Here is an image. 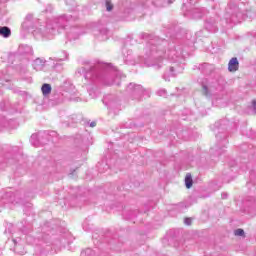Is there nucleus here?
Here are the masks:
<instances>
[{
	"label": "nucleus",
	"mask_w": 256,
	"mask_h": 256,
	"mask_svg": "<svg viewBox=\"0 0 256 256\" xmlns=\"http://www.w3.org/2000/svg\"><path fill=\"white\" fill-rule=\"evenodd\" d=\"M143 39L148 41L144 48L146 56V65L154 67V69H161L163 61H169L171 66L169 73L171 77L183 73L185 69V58H183V49L181 46L170 44L167 40L159 39L151 34H143Z\"/></svg>",
	"instance_id": "1"
},
{
	"label": "nucleus",
	"mask_w": 256,
	"mask_h": 256,
	"mask_svg": "<svg viewBox=\"0 0 256 256\" xmlns=\"http://www.w3.org/2000/svg\"><path fill=\"white\" fill-rule=\"evenodd\" d=\"M72 19L75 18L73 16L59 15L48 20L46 26H36L37 20L33 17V14H28L22 23V29L24 31H32L36 39H53L59 33V29H63L65 23L72 21Z\"/></svg>",
	"instance_id": "2"
},
{
	"label": "nucleus",
	"mask_w": 256,
	"mask_h": 256,
	"mask_svg": "<svg viewBox=\"0 0 256 256\" xmlns=\"http://www.w3.org/2000/svg\"><path fill=\"white\" fill-rule=\"evenodd\" d=\"M78 75H83L86 81L92 83H103L110 87V85H121V72L111 67V64H97L95 66H82L77 69Z\"/></svg>",
	"instance_id": "3"
},
{
	"label": "nucleus",
	"mask_w": 256,
	"mask_h": 256,
	"mask_svg": "<svg viewBox=\"0 0 256 256\" xmlns=\"http://www.w3.org/2000/svg\"><path fill=\"white\" fill-rule=\"evenodd\" d=\"M62 15H66L67 17H72V20L66 22L65 26L63 28H59L56 35L58 33H61V31H63V29H66V37H68V39L70 41L79 39V35H83V33H84L81 30V28H79L78 26H71V27L67 28L68 25H71V23H75V21H77V19H79V15H72V14H62Z\"/></svg>",
	"instance_id": "4"
},
{
	"label": "nucleus",
	"mask_w": 256,
	"mask_h": 256,
	"mask_svg": "<svg viewBox=\"0 0 256 256\" xmlns=\"http://www.w3.org/2000/svg\"><path fill=\"white\" fill-rule=\"evenodd\" d=\"M1 201L4 207H8L9 209H15L16 205H21L22 203L19 192H6Z\"/></svg>",
	"instance_id": "5"
},
{
	"label": "nucleus",
	"mask_w": 256,
	"mask_h": 256,
	"mask_svg": "<svg viewBox=\"0 0 256 256\" xmlns=\"http://www.w3.org/2000/svg\"><path fill=\"white\" fill-rule=\"evenodd\" d=\"M226 23H241L245 19V14L237 6L230 7L225 15Z\"/></svg>",
	"instance_id": "6"
},
{
	"label": "nucleus",
	"mask_w": 256,
	"mask_h": 256,
	"mask_svg": "<svg viewBox=\"0 0 256 256\" xmlns=\"http://www.w3.org/2000/svg\"><path fill=\"white\" fill-rule=\"evenodd\" d=\"M126 91L133 99H136L137 101H141V97L147 93V90H145L143 86L135 83H130L126 88Z\"/></svg>",
	"instance_id": "7"
},
{
	"label": "nucleus",
	"mask_w": 256,
	"mask_h": 256,
	"mask_svg": "<svg viewBox=\"0 0 256 256\" xmlns=\"http://www.w3.org/2000/svg\"><path fill=\"white\" fill-rule=\"evenodd\" d=\"M103 104L108 107V109H119V101H117V97L113 94L104 96Z\"/></svg>",
	"instance_id": "8"
},
{
	"label": "nucleus",
	"mask_w": 256,
	"mask_h": 256,
	"mask_svg": "<svg viewBox=\"0 0 256 256\" xmlns=\"http://www.w3.org/2000/svg\"><path fill=\"white\" fill-rule=\"evenodd\" d=\"M13 244H14V253H16V255H26L27 254V250H25V247L23 246V244H21V240H17V239H13Z\"/></svg>",
	"instance_id": "9"
},
{
	"label": "nucleus",
	"mask_w": 256,
	"mask_h": 256,
	"mask_svg": "<svg viewBox=\"0 0 256 256\" xmlns=\"http://www.w3.org/2000/svg\"><path fill=\"white\" fill-rule=\"evenodd\" d=\"M198 69L204 75H211L212 73L215 72V65L209 64V63H204V64H200Z\"/></svg>",
	"instance_id": "10"
},
{
	"label": "nucleus",
	"mask_w": 256,
	"mask_h": 256,
	"mask_svg": "<svg viewBox=\"0 0 256 256\" xmlns=\"http://www.w3.org/2000/svg\"><path fill=\"white\" fill-rule=\"evenodd\" d=\"M205 28L210 33H217V20L215 18H209L208 20H206Z\"/></svg>",
	"instance_id": "11"
},
{
	"label": "nucleus",
	"mask_w": 256,
	"mask_h": 256,
	"mask_svg": "<svg viewBox=\"0 0 256 256\" xmlns=\"http://www.w3.org/2000/svg\"><path fill=\"white\" fill-rule=\"evenodd\" d=\"M207 9L205 8H194L191 11V17L192 19H201L202 17H205L207 15Z\"/></svg>",
	"instance_id": "12"
},
{
	"label": "nucleus",
	"mask_w": 256,
	"mask_h": 256,
	"mask_svg": "<svg viewBox=\"0 0 256 256\" xmlns=\"http://www.w3.org/2000/svg\"><path fill=\"white\" fill-rule=\"evenodd\" d=\"M60 58H54L53 59V64L52 67H54V69H57V67H59V63H61V61H68L69 60V53H67V51H62L61 52Z\"/></svg>",
	"instance_id": "13"
},
{
	"label": "nucleus",
	"mask_w": 256,
	"mask_h": 256,
	"mask_svg": "<svg viewBox=\"0 0 256 256\" xmlns=\"http://www.w3.org/2000/svg\"><path fill=\"white\" fill-rule=\"evenodd\" d=\"M45 59L43 58H37L33 61L32 67L35 69V71H43V67H45Z\"/></svg>",
	"instance_id": "14"
},
{
	"label": "nucleus",
	"mask_w": 256,
	"mask_h": 256,
	"mask_svg": "<svg viewBox=\"0 0 256 256\" xmlns=\"http://www.w3.org/2000/svg\"><path fill=\"white\" fill-rule=\"evenodd\" d=\"M66 5L68 6V11H71L72 15H77L75 13H77L78 9H77V2H75V0H65Z\"/></svg>",
	"instance_id": "15"
},
{
	"label": "nucleus",
	"mask_w": 256,
	"mask_h": 256,
	"mask_svg": "<svg viewBox=\"0 0 256 256\" xmlns=\"http://www.w3.org/2000/svg\"><path fill=\"white\" fill-rule=\"evenodd\" d=\"M239 69V60L237 58H232L228 63L229 71H237Z\"/></svg>",
	"instance_id": "16"
},
{
	"label": "nucleus",
	"mask_w": 256,
	"mask_h": 256,
	"mask_svg": "<svg viewBox=\"0 0 256 256\" xmlns=\"http://www.w3.org/2000/svg\"><path fill=\"white\" fill-rule=\"evenodd\" d=\"M0 36L8 39V37H11V29L7 26L0 27Z\"/></svg>",
	"instance_id": "17"
},
{
	"label": "nucleus",
	"mask_w": 256,
	"mask_h": 256,
	"mask_svg": "<svg viewBox=\"0 0 256 256\" xmlns=\"http://www.w3.org/2000/svg\"><path fill=\"white\" fill-rule=\"evenodd\" d=\"M41 138V132L38 134H32L30 137V143L34 147H39V139Z\"/></svg>",
	"instance_id": "18"
},
{
	"label": "nucleus",
	"mask_w": 256,
	"mask_h": 256,
	"mask_svg": "<svg viewBox=\"0 0 256 256\" xmlns=\"http://www.w3.org/2000/svg\"><path fill=\"white\" fill-rule=\"evenodd\" d=\"M142 5L143 7H149V5H154V7H163L161 0H146Z\"/></svg>",
	"instance_id": "19"
},
{
	"label": "nucleus",
	"mask_w": 256,
	"mask_h": 256,
	"mask_svg": "<svg viewBox=\"0 0 256 256\" xmlns=\"http://www.w3.org/2000/svg\"><path fill=\"white\" fill-rule=\"evenodd\" d=\"M51 84H43L41 87V91L44 97H48V95H51Z\"/></svg>",
	"instance_id": "20"
},
{
	"label": "nucleus",
	"mask_w": 256,
	"mask_h": 256,
	"mask_svg": "<svg viewBox=\"0 0 256 256\" xmlns=\"http://www.w3.org/2000/svg\"><path fill=\"white\" fill-rule=\"evenodd\" d=\"M109 30L107 28H102L100 29V39L101 41H107V39H109Z\"/></svg>",
	"instance_id": "21"
},
{
	"label": "nucleus",
	"mask_w": 256,
	"mask_h": 256,
	"mask_svg": "<svg viewBox=\"0 0 256 256\" xmlns=\"http://www.w3.org/2000/svg\"><path fill=\"white\" fill-rule=\"evenodd\" d=\"M64 95L66 99H69V101H79V98L75 97V95H77L75 91H72V92L66 91Z\"/></svg>",
	"instance_id": "22"
},
{
	"label": "nucleus",
	"mask_w": 256,
	"mask_h": 256,
	"mask_svg": "<svg viewBox=\"0 0 256 256\" xmlns=\"http://www.w3.org/2000/svg\"><path fill=\"white\" fill-rule=\"evenodd\" d=\"M185 185L187 189H191V187H193V178L191 177V174L186 175Z\"/></svg>",
	"instance_id": "23"
},
{
	"label": "nucleus",
	"mask_w": 256,
	"mask_h": 256,
	"mask_svg": "<svg viewBox=\"0 0 256 256\" xmlns=\"http://www.w3.org/2000/svg\"><path fill=\"white\" fill-rule=\"evenodd\" d=\"M82 256H93L95 255V251L91 248L86 249L84 252L81 253Z\"/></svg>",
	"instance_id": "24"
},
{
	"label": "nucleus",
	"mask_w": 256,
	"mask_h": 256,
	"mask_svg": "<svg viewBox=\"0 0 256 256\" xmlns=\"http://www.w3.org/2000/svg\"><path fill=\"white\" fill-rule=\"evenodd\" d=\"M105 7L107 11H113V3L111 0H105Z\"/></svg>",
	"instance_id": "25"
},
{
	"label": "nucleus",
	"mask_w": 256,
	"mask_h": 256,
	"mask_svg": "<svg viewBox=\"0 0 256 256\" xmlns=\"http://www.w3.org/2000/svg\"><path fill=\"white\" fill-rule=\"evenodd\" d=\"M234 235H236V237H243V235H245V231L241 228L236 229L234 231Z\"/></svg>",
	"instance_id": "26"
},
{
	"label": "nucleus",
	"mask_w": 256,
	"mask_h": 256,
	"mask_svg": "<svg viewBox=\"0 0 256 256\" xmlns=\"http://www.w3.org/2000/svg\"><path fill=\"white\" fill-rule=\"evenodd\" d=\"M189 5H193V0H187V2H183V6H182V9L183 11H185V9H187V7H189Z\"/></svg>",
	"instance_id": "27"
},
{
	"label": "nucleus",
	"mask_w": 256,
	"mask_h": 256,
	"mask_svg": "<svg viewBox=\"0 0 256 256\" xmlns=\"http://www.w3.org/2000/svg\"><path fill=\"white\" fill-rule=\"evenodd\" d=\"M45 13H52L53 12V5L48 4L44 10Z\"/></svg>",
	"instance_id": "28"
},
{
	"label": "nucleus",
	"mask_w": 256,
	"mask_h": 256,
	"mask_svg": "<svg viewBox=\"0 0 256 256\" xmlns=\"http://www.w3.org/2000/svg\"><path fill=\"white\" fill-rule=\"evenodd\" d=\"M157 95L165 97V95H167V91L165 89L158 90Z\"/></svg>",
	"instance_id": "29"
},
{
	"label": "nucleus",
	"mask_w": 256,
	"mask_h": 256,
	"mask_svg": "<svg viewBox=\"0 0 256 256\" xmlns=\"http://www.w3.org/2000/svg\"><path fill=\"white\" fill-rule=\"evenodd\" d=\"M202 89H203L204 95H206V97H207L209 95V88L207 87V85H203Z\"/></svg>",
	"instance_id": "30"
},
{
	"label": "nucleus",
	"mask_w": 256,
	"mask_h": 256,
	"mask_svg": "<svg viewBox=\"0 0 256 256\" xmlns=\"http://www.w3.org/2000/svg\"><path fill=\"white\" fill-rule=\"evenodd\" d=\"M215 151H217L218 155H221V153H223L225 150L223 148L216 147Z\"/></svg>",
	"instance_id": "31"
},
{
	"label": "nucleus",
	"mask_w": 256,
	"mask_h": 256,
	"mask_svg": "<svg viewBox=\"0 0 256 256\" xmlns=\"http://www.w3.org/2000/svg\"><path fill=\"white\" fill-rule=\"evenodd\" d=\"M184 223L185 225H191V218H185Z\"/></svg>",
	"instance_id": "32"
},
{
	"label": "nucleus",
	"mask_w": 256,
	"mask_h": 256,
	"mask_svg": "<svg viewBox=\"0 0 256 256\" xmlns=\"http://www.w3.org/2000/svg\"><path fill=\"white\" fill-rule=\"evenodd\" d=\"M253 111L256 113V100L252 101Z\"/></svg>",
	"instance_id": "33"
},
{
	"label": "nucleus",
	"mask_w": 256,
	"mask_h": 256,
	"mask_svg": "<svg viewBox=\"0 0 256 256\" xmlns=\"http://www.w3.org/2000/svg\"><path fill=\"white\" fill-rule=\"evenodd\" d=\"M97 126V122H91L90 123V127H96Z\"/></svg>",
	"instance_id": "34"
},
{
	"label": "nucleus",
	"mask_w": 256,
	"mask_h": 256,
	"mask_svg": "<svg viewBox=\"0 0 256 256\" xmlns=\"http://www.w3.org/2000/svg\"><path fill=\"white\" fill-rule=\"evenodd\" d=\"M222 199H227V193L222 194Z\"/></svg>",
	"instance_id": "35"
},
{
	"label": "nucleus",
	"mask_w": 256,
	"mask_h": 256,
	"mask_svg": "<svg viewBox=\"0 0 256 256\" xmlns=\"http://www.w3.org/2000/svg\"><path fill=\"white\" fill-rule=\"evenodd\" d=\"M163 79H165V81H169V79H167V74H164Z\"/></svg>",
	"instance_id": "36"
},
{
	"label": "nucleus",
	"mask_w": 256,
	"mask_h": 256,
	"mask_svg": "<svg viewBox=\"0 0 256 256\" xmlns=\"http://www.w3.org/2000/svg\"><path fill=\"white\" fill-rule=\"evenodd\" d=\"M224 145H227V140H223Z\"/></svg>",
	"instance_id": "37"
},
{
	"label": "nucleus",
	"mask_w": 256,
	"mask_h": 256,
	"mask_svg": "<svg viewBox=\"0 0 256 256\" xmlns=\"http://www.w3.org/2000/svg\"><path fill=\"white\" fill-rule=\"evenodd\" d=\"M216 137H217V139H219L221 137V135L218 134Z\"/></svg>",
	"instance_id": "38"
},
{
	"label": "nucleus",
	"mask_w": 256,
	"mask_h": 256,
	"mask_svg": "<svg viewBox=\"0 0 256 256\" xmlns=\"http://www.w3.org/2000/svg\"><path fill=\"white\" fill-rule=\"evenodd\" d=\"M0 256H3V252L0 250Z\"/></svg>",
	"instance_id": "39"
},
{
	"label": "nucleus",
	"mask_w": 256,
	"mask_h": 256,
	"mask_svg": "<svg viewBox=\"0 0 256 256\" xmlns=\"http://www.w3.org/2000/svg\"><path fill=\"white\" fill-rule=\"evenodd\" d=\"M71 89H75V87L71 86Z\"/></svg>",
	"instance_id": "40"
},
{
	"label": "nucleus",
	"mask_w": 256,
	"mask_h": 256,
	"mask_svg": "<svg viewBox=\"0 0 256 256\" xmlns=\"http://www.w3.org/2000/svg\"><path fill=\"white\" fill-rule=\"evenodd\" d=\"M168 3H171V1H168Z\"/></svg>",
	"instance_id": "41"
}]
</instances>
